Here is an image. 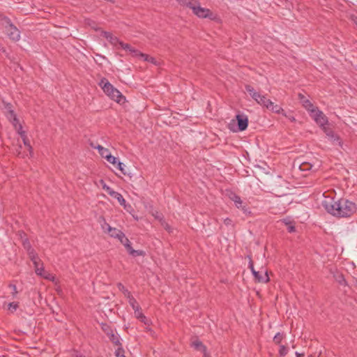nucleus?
Here are the masks:
<instances>
[{
	"instance_id": "obj_1",
	"label": "nucleus",
	"mask_w": 357,
	"mask_h": 357,
	"mask_svg": "<svg viewBox=\"0 0 357 357\" xmlns=\"http://www.w3.org/2000/svg\"><path fill=\"white\" fill-rule=\"evenodd\" d=\"M322 206L328 213L338 218L351 217L357 210L356 204L346 199L324 200Z\"/></svg>"
},
{
	"instance_id": "obj_2",
	"label": "nucleus",
	"mask_w": 357,
	"mask_h": 357,
	"mask_svg": "<svg viewBox=\"0 0 357 357\" xmlns=\"http://www.w3.org/2000/svg\"><path fill=\"white\" fill-rule=\"evenodd\" d=\"M99 86L102 89L103 91L111 99L115 100L118 103H123L126 100L122 93L112 85L106 78L101 79Z\"/></svg>"
},
{
	"instance_id": "obj_3",
	"label": "nucleus",
	"mask_w": 357,
	"mask_h": 357,
	"mask_svg": "<svg viewBox=\"0 0 357 357\" xmlns=\"http://www.w3.org/2000/svg\"><path fill=\"white\" fill-rule=\"evenodd\" d=\"M100 183L102 185V188L110 195L112 196V197L115 198L117 199V201L119 202V203L121 205V206H124L125 204H126V200L124 199V198L123 197V196L119 193L118 192H116L114 190H113L110 187H109L108 185H107L105 184V183L104 182L103 180H100Z\"/></svg>"
},
{
	"instance_id": "obj_4",
	"label": "nucleus",
	"mask_w": 357,
	"mask_h": 357,
	"mask_svg": "<svg viewBox=\"0 0 357 357\" xmlns=\"http://www.w3.org/2000/svg\"><path fill=\"white\" fill-rule=\"evenodd\" d=\"M102 228L105 231H107L111 237L116 238H121V237H123V233L114 227H112L109 224H107L105 220L104 223L102 225Z\"/></svg>"
},
{
	"instance_id": "obj_5",
	"label": "nucleus",
	"mask_w": 357,
	"mask_h": 357,
	"mask_svg": "<svg viewBox=\"0 0 357 357\" xmlns=\"http://www.w3.org/2000/svg\"><path fill=\"white\" fill-rule=\"evenodd\" d=\"M193 13L200 18H212L213 15V13L209 9L201 7L199 2L194 9Z\"/></svg>"
},
{
	"instance_id": "obj_6",
	"label": "nucleus",
	"mask_w": 357,
	"mask_h": 357,
	"mask_svg": "<svg viewBox=\"0 0 357 357\" xmlns=\"http://www.w3.org/2000/svg\"><path fill=\"white\" fill-rule=\"evenodd\" d=\"M313 117L316 123L322 128L326 127V125L328 123V118L319 109L313 113Z\"/></svg>"
},
{
	"instance_id": "obj_7",
	"label": "nucleus",
	"mask_w": 357,
	"mask_h": 357,
	"mask_svg": "<svg viewBox=\"0 0 357 357\" xmlns=\"http://www.w3.org/2000/svg\"><path fill=\"white\" fill-rule=\"evenodd\" d=\"M7 34L9 38L14 40L17 41L20 38V34L19 30L13 24H10L8 27H6Z\"/></svg>"
},
{
	"instance_id": "obj_8",
	"label": "nucleus",
	"mask_w": 357,
	"mask_h": 357,
	"mask_svg": "<svg viewBox=\"0 0 357 357\" xmlns=\"http://www.w3.org/2000/svg\"><path fill=\"white\" fill-rule=\"evenodd\" d=\"M322 129L327 135V137H328L329 140L333 144H338L341 146V141L340 139V137L337 135H336L333 130L326 127H324V128Z\"/></svg>"
},
{
	"instance_id": "obj_9",
	"label": "nucleus",
	"mask_w": 357,
	"mask_h": 357,
	"mask_svg": "<svg viewBox=\"0 0 357 357\" xmlns=\"http://www.w3.org/2000/svg\"><path fill=\"white\" fill-rule=\"evenodd\" d=\"M236 120L238 122V130L240 131L245 130L248 126V119L245 115L237 114Z\"/></svg>"
},
{
	"instance_id": "obj_10",
	"label": "nucleus",
	"mask_w": 357,
	"mask_h": 357,
	"mask_svg": "<svg viewBox=\"0 0 357 357\" xmlns=\"http://www.w3.org/2000/svg\"><path fill=\"white\" fill-rule=\"evenodd\" d=\"M120 45L121 47L126 50V51H128L130 54L132 56H140L141 54H142V52H140L139 50H137V49H135L134 47H132L131 45H130L129 44H127V43H124L123 42H121L120 43Z\"/></svg>"
},
{
	"instance_id": "obj_11",
	"label": "nucleus",
	"mask_w": 357,
	"mask_h": 357,
	"mask_svg": "<svg viewBox=\"0 0 357 357\" xmlns=\"http://www.w3.org/2000/svg\"><path fill=\"white\" fill-rule=\"evenodd\" d=\"M229 198L234 202L236 206L238 208H241L243 211H246L245 206L242 205L243 202L238 195H236L235 193L231 192Z\"/></svg>"
},
{
	"instance_id": "obj_12",
	"label": "nucleus",
	"mask_w": 357,
	"mask_h": 357,
	"mask_svg": "<svg viewBox=\"0 0 357 357\" xmlns=\"http://www.w3.org/2000/svg\"><path fill=\"white\" fill-rule=\"evenodd\" d=\"M102 35L113 45H116L117 44L120 45V43L121 42L117 37L113 36L112 33L109 32L103 31Z\"/></svg>"
},
{
	"instance_id": "obj_13",
	"label": "nucleus",
	"mask_w": 357,
	"mask_h": 357,
	"mask_svg": "<svg viewBox=\"0 0 357 357\" xmlns=\"http://www.w3.org/2000/svg\"><path fill=\"white\" fill-rule=\"evenodd\" d=\"M252 274L255 280L259 282H267L269 281V277L266 271L264 272V275H261L259 271H254Z\"/></svg>"
},
{
	"instance_id": "obj_14",
	"label": "nucleus",
	"mask_w": 357,
	"mask_h": 357,
	"mask_svg": "<svg viewBox=\"0 0 357 357\" xmlns=\"http://www.w3.org/2000/svg\"><path fill=\"white\" fill-rule=\"evenodd\" d=\"M177 1L181 6L190 8V9L192 10V11L194 10L197 4L198 3V1L196 0H177Z\"/></svg>"
},
{
	"instance_id": "obj_15",
	"label": "nucleus",
	"mask_w": 357,
	"mask_h": 357,
	"mask_svg": "<svg viewBox=\"0 0 357 357\" xmlns=\"http://www.w3.org/2000/svg\"><path fill=\"white\" fill-rule=\"evenodd\" d=\"M7 109H8V114L7 117L8 119L13 123V124L16 126L17 123H19V120L17 119L14 111L10 109V107L9 105H7Z\"/></svg>"
},
{
	"instance_id": "obj_16",
	"label": "nucleus",
	"mask_w": 357,
	"mask_h": 357,
	"mask_svg": "<svg viewBox=\"0 0 357 357\" xmlns=\"http://www.w3.org/2000/svg\"><path fill=\"white\" fill-rule=\"evenodd\" d=\"M126 250L128 251V252L133 256V257H137V256H144L145 255V252L143 250H134L132 246H131V243L130 245H126Z\"/></svg>"
},
{
	"instance_id": "obj_17",
	"label": "nucleus",
	"mask_w": 357,
	"mask_h": 357,
	"mask_svg": "<svg viewBox=\"0 0 357 357\" xmlns=\"http://www.w3.org/2000/svg\"><path fill=\"white\" fill-rule=\"evenodd\" d=\"M191 345L198 351H203L204 353L206 351V347L203 344V343L201 341H199L197 339L192 340Z\"/></svg>"
},
{
	"instance_id": "obj_18",
	"label": "nucleus",
	"mask_w": 357,
	"mask_h": 357,
	"mask_svg": "<svg viewBox=\"0 0 357 357\" xmlns=\"http://www.w3.org/2000/svg\"><path fill=\"white\" fill-rule=\"evenodd\" d=\"M268 109L275 113V114H282L283 116H287V114L284 112V109L278 105H274L273 102Z\"/></svg>"
},
{
	"instance_id": "obj_19",
	"label": "nucleus",
	"mask_w": 357,
	"mask_h": 357,
	"mask_svg": "<svg viewBox=\"0 0 357 357\" xmlns=\"http://www.w3.org/2000/svg\"><path fill=\"white\" fill-rule=\"evenodd\" d=\"M333 278L337 282L341 285H346L347 282L342 273L336 272L333 275Z\"/></svg>"
},
{
	"instance_id": "obj_20",
	"label": "nucleus",
	"mask_w": 357,
	"mask_h": 357,
	"mask_svg": "<svg viewBox=\"0 0 357 357\" xmlns=\"http://www.w3.org/2000/svg\"><path fill=\"white\" fill-rule=\"evenodd\" d=\"M272 103H273V102L271 100L267 99L265 96H262L261 100L259 102V105L266 107L267 109L269 107H271V105H271Z\"/></svg>"
},
{
	"instance_id": "obj_21",
	"label": "nucleus",
	"mask_w": 357,
	"mask_h": 357,
	"mask_svg": "<svg viewBox=\"0 0 357 357\" xmlns=\"http://www.w3.org/2000/svg\"><path fill=\"white\" fill-rule=\"evenodd\" d=\"M40 260H38L36 261V264H33L35 268V272L38 275H43V272L45 271L44 268L43 266V264H41V266L40 267Z\"/></svg>"
},
{
	"instance_id": "obj_22",
	"label": "nucleus",
	"mask_w": 357,
	"mask_h": 357,
	"mask_svg": "<svg viewBox=\"0 0 357 357\" xmlns=\"http://www.w3.org/2000/svg\"><path fill=\"white\" fill-rule=\"evenodd\" d=\"M27 254H28L30 259L32 261L33 264H36V261L40 260V259L38 257L37 253L35 252V250L33 248L27 251Z\"/></svg>"
},
{
	"instance_id": "obj_23",
	"label": "nucleus",
	"mask_w": 357,
	"mask_h": 357,
	"mask_svg": "<svg viewBox=\"0 0 357 357\" xmlns=\"http://www.w3.org/2000/svg\"><path fill=\"white\" fill-rule=\"evenodd\" d=\"M128 299L129 304L131 305V307L134 311L137 310L138 309H141L139 305L138 304V303L137 302V301L132 296H130V298H128Z\"/></svg>"
},
{
	"instance_id": "obj_24",
	"label": "nucleus",
	"mask_w": 357,
	"mask_h": 357,
	"mask_svg": "<svg viewBox=\"0 0 357 357\" xmlns=\"http://www.w3.org/2000/svg\"><path fill=\"white\" fill-rule=\"evenodd\" d=\"M20 135L22 138L24 144L28 148V149L30 151V152L32 151V147L31 146L29 139H27V137L25 134V132H20Z\"/></svg>"
},
{
	"instance_id": "obj_25",
	"label": "nucleus",
	"mask_w": 357,
	"mask_h": 357,
	"mask_svg": "<svg viewBox=\"0 0 357 357\" xmlns=\"http://www.w3.org/2000/svg\"><path fill=\"white\" fill-rule=\"evenodd\" d=\"M303 106L312 113L315 112L317 109L314 108V105L311 103L310 101L306 100L303 102Z\"/></svg>"
},
{
	"instance_id": "obj_26",
	"label": "nucleus",
	"mask_w": 357,
	"mask_h": 357,
	"mask_svg": "<svg viewBox=\"0 0 357 357\" xmlns=\"http://www.w3.org/2000/svg\"><path fill=\"white\" fill-rule=\"evenodd\" d=\"M118 287L119 290L123 293L124 296L127 297V298L132 296L131 293L122 284L119 283L118 284Z\"/></svg>"
},
{
	"instance_id": "obj_27",
	"label": "nucleus",
	"mask_w": 357,
	"mask_h": 357,
	"mask_svg": "<svg viewBox=\"0 0 357 357\" xmlns=\"http://www.w3.org/2000/svg\"><path fill=\"white\" fill-rule=\"evenodd\" d=\"M161 225L164 227L165 230H167L169 233L173 232V229L168 225L167 222L165 221V220H160Z\"/></svg>"
},
{
	"instance_id": "obj_28",
	"label": "nucleus",
	"mask_w": 357,
	"mask_h": 357,
	"mask_svg": "<svg viewBox=\"0 0 357 357\" xmlns=\"http://www.w3.org/2000/svg\"><path fill=\"white\" fill-rule=\"evenodd\" d=\"M284 337L283 334L278 333L273 337V341L275 344H279Z\"/></svg>"
},
{
	"instance_id": "obj_29",
	"label": "nucleus",
	"mask_w": 357,
	"mask_h": 357,
	"mask_svg": "<svg viewBox=\"0 0 357 357\" xmlns=\"http://www.w3.org/2000/svg\"><path fill=\"white\" fill-rule=\"evenodd\" d=\"M110 340L117 346H121V343L119 340V337L114 333H112L109 336Z\"/></svg>"
},
{
	"instance_id": "obj_30",
	"label": "nucleus",
	"mask_w": 357,
	"mask_h": 357,
	"mask_svg": "<svg viewBox=\"0 0 357 357\" xmlns=\"http://www.w3.org/2000/svg\"><path fill=\"white\" fill-rule=\"evenodd\" d=\"M140 57L143 58L144 61H149V62H151L152 63H155V58L152 57V56H149V55L147 54H142Z\"/></svg>"
},
{
	"instance_id": "obj_31",
	"label": "nucleus",
	"mask_w": 357,
	"mask_h": 357,
	"mask_svg": "<svg viewBox=\"0 0 357 357\" xmlns=\"http://www.w3.org/2000/svg\"><path fill=\"white\" fill-rule=\"evenodd\" d=\"M107 162H109V163L112 164V165H116L117 163V158L113 155H112L111 154L108 155H106V158Z\"/></svg>"
},
{
	"instance_id": "obj_32",
	"label": "nucleus",
	"mask_w": 357,
	"mask_h": 357,
	"mask_svg": "<svg viewBox=\"0 0 357 357\" xmlns=\"http://www.w3.org/2000/svg\"><path fill=\"white\" fill-rule=\"evenodd\" d=\"M18 307V303L16 302H12L8 304V310H10L11 312H15Z\"/></svg>"
},
{
	"instance_id": "obj_33",
	"label": "nucleus",
	"mask_w": 357,
	"mask_h": 357,
	"mask_svg": "<svg viewBox=\"0 0 357 357\" xmlns=\"http://www.w3.org/2000/svg\"><path fill=\"white\" fill-rule=\"evenodd\" d=\"M120 242L126 248V245H130V242L129 239L123 234V237L119 239Z\"/></svg>"
},
{
	"instance_id": "obj_34",
	"label": "nucleus",
	"mask_w": 357,
	"mask_h": 357,
	"mask_svg": "<svg viewBox=\"0 0 357 357\" xmlns=\"http://www.w3.org/2000/svg\"><path fill=\"white\" fill-rule=\"evenodd\" d=\"M245 88L246 91L250 94V96L257 92L255 90V89L250 85H245Z\"/></svg>"
},
{
	"instance_id": "obj_35",
	"label": "nucleus",
	"mask_w": 357,
	"mask_h": 357,
	"mask_svg": "<svg viewBox=\"0 0 357 357\" xmlns=\"http://www.w3.org/2000/svg\"><path fill=\"white\" fill-rule=\"evenodd\" d=\"M287 348L284 345H281L279 350L280 355L281 356H284L287 354Z\"/></svg>"
},
{
	"instance_id": "obj_36",
	"label": "nucleus",
	"mask_w": 357,
	"mask_h": 357,
	"mask_svg": "<svg viewBox=\"0 0 357 357\" xmlns=\"http://www.w3.org/2000/svg\"><path fill=\"white\" fill-rule=\"evenodd\" d=\"M117 168L123 174H126V172L125 170V167L126 165L123 163V162H118L117 163Z\"/></svg>"
},
{
	"instance_id": "obj_37",
	"label": "nucleus",
	"mask_w": 357,
	"mask_h": 357,
	"mask_svg": "<svg viewBox=\"0 0 357 357\" xmlns=\"http://www.w3.org/2000/svg\"><path fill=\"white\" fill-rule=\"evenodd\" d=\"M23 247L26 250V252L32 248L30 242L29 241L28 239H25L23 241Z\"/></svg>"
},
{
	"instance_id": "obj_38",
	"label": "nucleus",
	"mask_w": 357,
	"mask_h": 357,
	"mask_svg": "<svg viewBox=\"0 0 357 357\" xmlns=\"http://www.w3.org/2000/svg\"><path fill=\"white\" fill-rule=\"evenodd\" d=\"M251 97L259 104V102L261 100L262 96L259 93L256 92L255 93L252 94Z\"/></svg>"
},
{
	"instance_id": "obj_39",
	"label": "nucleus",
	"mask_w": 357,
	"mask_h": 357,
	"mask_svg": "<svg viewBox=\"0 0 357 357\" xmlns=\"http://www.w3.org/2000/svg\"><path fill=\"white\" fill-rule=\"evenodd\" d=\"M116 357H120L122 354H124V350L122 348L121 345L119 346L118 349L115 351Z\"/></svg>"
},
{
	"instance_id": "obj_40",
	"label": "nucleus",
	"mask_w": 357,
	"mask_h": 357,
	"mask_svg": "<svg viewBox=\"0 0 357 357\" xmlns=\"http://www.w3.org/2000/svg\"><path fill=\"white\" fill-rule=\"evenodd\" d=\"M248 259H249V264H248V267L250 269V271H252V273H253L254 271H256L254 268V264H253V261H252V259L251 258L250 256H248Z\"/></svg>"
},
{
	"instance_id": "obj_41",
	"label": "nucleus",
	"mask_w": 357,
	"mask_h": 357,
	"mask_svg": "<svg viewBox=\"0 0 357 357\" xmlns=\"http://www.w3.org/2000/svg\"><path fill=\"white\" fill-rule=\"evenodd\" d=\"M224 224L226 225V226H231V227H234V225L232 222V220L230 219V218H225L224 220Z\"/></svg>"
},
{
	"instance_id": "obj_42",
	"label": "nucleus",
	"mask_w": 357,
	"mask_h": 357,
	"mask_svg": "<svg viewBox=\"0 0 357 357\" xmlns=\"http://www.w3.org/2000/svg\"><path fill=\"white\" fill-rule=\"evenodd\" d=\"M100 155H101L102 158H106V155H109V154H110V153H109V149H107L105 148V149L102 150V151H101V152L100 153Z\"/></svg>"
},
{
	"instance_id": "obj_43",
	"label": "nucleus",
	"mask_w": 357,
	"mask_h": 357,
	"mask_svg": "<svg viewBox=\"0 0 357 357\" xmlns=\"http://www.w3.org/2000/svg\"><path fill=\"white\" fill-rule=\"evenodd\" d=\"M140 310L141 309H138V310L134 311L135 317L138 319H139L144 315V314L141 312Z\"/></svg>"
},
{
	"instance_id": "obj_44",
	"label": "nucleus",
	"mask_w": 357,
	"mask_h": 357,
	"mask_svg": "<svg viewBox=\"0 0 357 357\" xmlns=\"http://www.w3.org/2000/svg\"><path fill=\"white\" fill-rule=\"evenodd\" d=\"M41 276L45 279L50 280H52L53 279V277L52 276V275L48 273H46L45 271L43 272V275H41Z\"/></svg>"
},
{
	"instance_id": "obj_45",
	"label": "nucleus",
	"mask_w": 357,
	"mask_h": 357,
	"mask_svg": "<svg viewBox=\"0 0 357 357\" xmlns=\"http://www.w3.org/2000/svg\"><path fill=\"white\" fill-rule=\"evenodd\" d=\"M139 320L146 325L149 324V320L144 315H143Z\"/></svg>"
},
{
	"instance_id": "obj_46",
	"label": "nucleus",
	"mask_w": 357,
	"mask_h": 357,
	"mask_svg": "<svg viewBox=\"0 0 357 357\" xmlns=\"http://www.w3.org/2000/svg\"><path fill=\"white\" fill-rule=\"evenodd\" d=\"M9 287L13 289L12 294L13 296H15L17 294V287L15 284H10Z\"/></svg>"
},
{
	"instance_id": "obj_47",
	"label": "nucleus",
	"mask_w": 357,
	"mask_h": 357,
	"mask_svg": "<svg viewBox=\"0 0 357 357\" xmlns=\"http://www.w3.org/2000/svg\"><path fill=\"white\" fill-rule=\"evenodd\" d=\"M16 129L17 130V132L20 134V132H24L22 130V126L19 123H17L16 126H15Z\"/></svg>"
},
{
	"instance_id": "obj_48",
	"label": "nucleus",
	"mask_w": 357,
	"mask_h": 357,
	"mask_svg": "<svg viewBox=\"0 0 357 357\" xmlns=\"http://www.w3.org/2000/svg\"><path fill=\"white\" fill-rule=\"evenodd\" d=\"M289 121H291V122H294L296 121V119L294 118V116H293L292 115H287L285 116Z\"/></svg>"
},
{
	"instance_id": "obj_49",
	"label": "nucleus",
	"mask_w": 357,
	"mask_h": 357,
	"mask_svg": "<svg viewBox=\"0 0 357 357\" xmlns=\"http://www.w3.org/2000/svg\"><path fill=\"white\" fill-rule=\"evenodd\" d=\"M287 230H288L289 232H294L295 231V227L292 226V225H289L287 227Z\"/></svg>"
},
{
	"instance_id": "obj_50",
	"label": "nucleus",
	"mask_w": 357,
	"mask_h": 357,
	"mask_svg": "<svg viewBox=\"0 0 357 357\" xmlns=\"http://www.w3.org/2000/svg\"><path fill=\"white\" fill-rule=\"evenodd\" d=\"M96 149H97L99 151V153L102 151V150L105 149L104 147H102V146L100 145H98V146L96 147Z\"/></svg>"
},
{
	"instance_id": "obj_51",
	"label": "nucleus",
	"mask_w": 357,
	"mask_h": 357,
	"mask_svg": "<svg viewBox=\"0 0 357 357\" xmlns=\"http://www.w3.org/2000/svg\"><path fill=\"white\" fill-rule=\"evenodd\" d=\"M22 148V146L20 145L18 149H16V153H17L18 155H20L21 154L20 151V149Z\"/></svg>"
},
{
	"instance_id": "obj_52",
	"label": "nucleus",
	"mask_w": 357,
	"mask_h": 357,
	"mask_svg": "<svg viewBox=\"0 0 357 357\" xmlns=\"http://www.w3.org/2000/svg\"><path fill=\"white\" fill-rule=\"evenodd\" d=\"M296 357H303V354H300L298 352H296Z\"/></svg>"
},
{
	"instance_id": "obj_53",
	"label": "nucleus",
	"mask_w": 357,
	"mask_h": 357,
	"mask_svg": "<svg viewBox=\"0 0 357 357\" xmlns=\"http://www.w3.org/2000/svg\"><path fill=\"white\" fill-rule=\"evenodd\" d=\"M0 51H2L3 52H6L4 47L1 45H0Z\"/></svg>"
},
{
	"instance_id": "obj_54",
	"label": "nucleus",
	"mask_w": 357,
	"mask_h": 357,
	"mask_svg": "<svg viewBox=\"0 0 357 357\" xmlns=\"http://www.w3.org/2000/svg\"><path fill=\"white\" fill-rule=\"evenodd\" d=\"M155 218L158 219L160 221L161 219H163L160 215L158 214L155 215Z\"/></svg>"
},
{
	"instance_id": "obj_55",
	"label": "nucleus",
	"mask_w": 357,
	"mask_h": 357,
	"mask_svg": "<svg viewBox=\"0 0 357 357\" xmlns=\"http://www.w3.org/2000/svg\"><path fill=\"white\" fill-rule=\"evenodd\" d=\"M310 167H307V169H311L312 168V165H308Z\"/></svg>"
},
{
	"instance_id": "obj_56",
	"label": "nucleus",
	"mask_w": 357,
	"mask_h": 357,
	"mask_svg": "<svg viewBox=\"0 0 357 357\" xmlns=\"http://www.w3.org/2000/svg\"><path fill=\"white\" fill-rule=\"evenodd\" d=\"M299 96H301V98H303V96H301V94H299Z\"/></svg>"
},
{
	"instance_id": "obj_57",
	"label": "nucleus",
	"mask_w": 357,
	"mask_h": 357,
	"mask_svg": "<svg viewBox=\"0 0 357 357\" xmlns=\"http://www.w3.org/2000/svg\"><path fill=\"white\" fill-rule=\"evenodd\" d=\"M355 23H356V25H357V19H356V21H355Z\"/></svg>"
},
{
	"instance_id": "obj_58",
	"label": "nucleus",
	"mask_w": 357,
	"mask_h": 357,
	"mask_svg": "<svg viewBox=\"0 0 357 357\" xmlns=\"http://www.w3.org/2000/svg\"><path fill=\"white\" fill-rule=\"evenodd\" d=\"M308 357H313V356L310 355V356H309Z\"/></svg>"
},
{
	"instance_id": "obj_59",
	"label": "nucleus",
	"mask_w": 357,
	"mask_h": 357,
	"mask_svg": "<svg viewBox=\"0 0 357 357\" xmlns=\"http://www.w3.org/2000/svg\"><path fill=\"white\" fill-rule=\"evenodd\" d=\"M76 357H81V356H76Z\"/></svg>"
}]
</instances>
